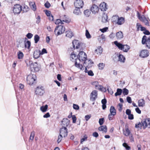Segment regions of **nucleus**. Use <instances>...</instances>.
Wrapping results in <instances>:
<instances>
[{
	"mask_svg": "<svg viewBox=\"0 0 150 150\" xmlns=\"http://www.w3.org/2000/svg\"><path fill=\"white\" fill-rule=\"evenodd\" d=\"M99 122L100 125H102L104 123V118H101L99 119Z\"/></svg>",
	"mask_w": 150,
	"mask_h": 150,
	"instance_id": "obj_58",
	"label": "nucleus"
},
{
	"mask_svg": "<svg viewBox=\"0 0 150 150\" xmlns=\"http://www.w3.org/2000/svg\"><path fill=\"white\" fill-rule=\"evenodd\" d=\"M102 48L101 47H99L96 49L94 51V54L95 55L100 54L102 52Z\"/></svg>",
	"mask_w": 150,
	"mask_h": 150,
	"instance_id": "obj_18",
	"label": "nucleus"
},
{
	"mask_svg": "<svg viewBox=\"0 0 150 150\" xmlns=\"http://www.w3.org/2000/svg\"><path fill=\"white\" fill-rule=\"evenodd\" d=\"M77 57L78 59H77V60L75 62V66L82 70L83 67L82 65L80 64L79 62H84L87 59V55L84 52L81 51L78 54Z\"/></svg>",
	"mask_w": 150,
	"mask_h": 150,
	"instance_id": "obj_1",
	"label": "nucleus"
},
{
	"mask_svg": "<svg viewBox=\"0 0 150 150\" xmlns=\"http://www.w3.org/2000/svg\"><path fill=\"white\" fill-rule=\"evenodd\" d=\"M99 10V8L95 4L92 5L91 8V11H92V13H97Z\"/></svg>",
	"mask_w": 150,
	"mask_h": 150,
	"instance_id": "obj_15",
	"label": "nucleus"
},
{
	"mask_svg": "<svg viewBox=\"0 0 150 150\" xmlns=\"http://www.w3.org/2000/svg\"><path fill=\"white\" fill-rule=\"evenodd\" d=\"M35 132L34 131H33L31 133L30 137V140H33L34 139L35 136Z\"/></svg>",
	"mask_w": 150,
	"mask_h": 150,
	"instance_id": "obj_41",
	"label": "nucleus"
},
{
	"mask_svg": "<svg viewBox=\"0 0 150 150\" xmlns=\"http://www.w3.org/2000/svg\"><path fill=\"white\" fill-rule=\"evenodd\" d=\"M21 6L18 4H16L14 6L13 12L15 14H19L22 10Z\"/></svg>",
	"mask_w": 150,
	"mask_h": 150,
	"instance_id": "obj_9",
	"label": "nucleus"
},
{
	"mask_svg": "<svg viewBox=\"0 0 150 150\" xmlns=\"http://www.w3.org/2000/svg\"><path fill=\"white\" fill-rule=\"evenodd\" d=\"M98 88V89L102 91L103 92H105L106 91L105 89L101 85H99Z\"/></svg>",
	"mask_w": 150,
	"mask_h": 150,
	"instance_id": "obj_46",
	"label": "nucleus"
},
{
	"mask_svg": "<svg viewBox=\"0 0 150 150\" xmlns=\"http://www.w3.org/2000/svg\"><path fill=\"white\" fill-rule=\"evenodd\" d=\"M138 106L139 107H143L144 105L145 101L143 99H140L138 101Z\"/></svg>",
	"mask_w": 150,
	"mask_h": 150,
	"instance_id": "obj_26",
	"label": "nucleus"
},
{
	"mask_svg": "<svg viewBox=\"0 0 150 150\" xmlns=\"http://www.w3.org/2000/svg\"><path fill=\"white\" fill-rule=\"evenodd\" d=\"M87 138L88 137L86 135H84L83 137L81 139V143L82 144L84 141H87Z\"/></svg>",
	"mask_w": 150,
	"mask_h": 150,
	"instance_id": "obj_40",
	"label": "nucleus"
},
{
	"mask_svg": "<svg viewBox=\"0 0 150 150\" xmlns=\"http://www.w3.org/2000/svg\"><path fill=\"white\" fill-rule=\"evenodd\" d=\"M118 61L120 62H124L125 60V57L122 55L120 54L118 56Z\"/></svg>",
	"mask_w": 150,
	"mask_h": 150,
	"instance_id": "obj_30",
	"label": "nucleus"
},
{
	"mask_svg": "<svg viewBox=\"0 0 150 150\" xmlns=\"http://www.w3.org/2000/svg\"><path fill=\"white\" fill-rule=\"evenodd\" d=\"M98 88V89L102 91L103 92H105L106 91L105 89L101 85H99Z\"/></svg>",
	"mask_w": 150,
	"mask_h": 150,
	"instance_id": "obj_45",
	"label": "nucleus"
},
{
	"mask_svg": "<svg viewBox=\"0 0 150 150\" xmlns=\"http://www.w3.org/2000/svg\"><path fill=\"white\" fill-rule=\"evenodd\" d=\"M98 130L100 131L106 132H107V127L106 126H101L98 128Z\"/></svg>",
	"mask_w": 150,
	"mask_h": 150,
	"instance_id": "obj_33",
	"label": "nucleus"
},
{
	"mask_svg": "<svg viewBox=\"0 0 150 150\" xmlns=\"http://www.w3.org/2000/svg\"><path fill=\"white\" fill-rule=\"evenodd\" d=\"M62 138V136L60 135L58 136V139L57 140L58 143H59L61 141Z\"/></svg>",
	"mask_w": 150,
	"mask_h": 150,
	"instance_id": "obj_59",
	"label": "nucleus"
},
{
	"mask_svg": "<svg viewBox=\"0 0 150 150\" xmlns=\"http://www.w3.org/2000/svg\"><path fill=\"white\" fill-rule=\"evenodd\" d=\"M86 36L87 38H91V36L88 30H86Z\"/></svg>",
	"mask_w": 150,
	"mask_h": 150,
	"instance_id": "obj_51",
	"label": "nucleus"
},
{
	"mask_svg": "<svg viewBox=\"0 0 150 150\" xmlns=\"http://www.w3.org/2000/svg\"><path fill=\"white\" fill-rule=\"evenodd\" d=\"M125 22V19L122 17L118 18L116 23L118 25H121L123 24Z\"/></svg>",
	"mask_w": 150,
	"mask_h": 150,
	"instance_id": "obj_21",
	"label": "nucleus"
},
{
	"mask_svg": "<svg viewBox=\"0 0 150 150\" xmlns=\"http://www.w3.org/2000/svg\"><path fill=\"white\" fill-rule=\"evenodd\" d=\"M144 129L146 127L150 128V118H147L142 122Z\"/></svg>",
	"mask_w": 150,
	"mask_h": 150,
	"instance_id": "obj_10",
	"label": "nucleus"
},
{
	"mask_svg": "<svg viewBox=\"0 0 150 150\" xmlns=\"http://www.w3.org/2000/svg\"><path fill=\"white\" fill-rule=\"evenodd\" d=\"M140 20L143 22L144 24L147 26H149V21L144 16Z\"/></svg>",
	"mask_w": 150,
	"mask_h": 150,
	"instance_id": "obj_22",
	"label": "nucleus"
},
{
	"mask_svg": "<svg viewBox=\"0 0 150 150\" xmlns=\"http://www.w3.org/2000/svg\"><path fill=\"white\" fill-rule=\"evenodd\" d=\"M118 107H119L118 110L119 111H121L122 110V104L119 103L118 105Z\"/></svg>",
	"mask_w": 150,
	"mask_h": 150,
	"instance_id": "obj_56",
	"label": "nucleus"
},
{
	"mask_svg": "<svg viewBox=\"0 0 150 150\" xmlns=\"http://www.w3.org/2000/svg\"><path fill=\"white\" fill-rule=\"evenodd\" d=\"M97 91H93L91 94V100L92 101H94L97 98Z\"/></svg>",
	"mask_w": 150,
	"mask_h": 150,
	"instance_id": "obj_13",
	"label": "nucleus"
},
{
	"mask_svg": "<svg viewBox=\"0 0 150 150\" xmlns=\"http://www.w3.org/2000/svg\"><path fill=\"white\" fill-rule=\"evenodd\" d=\"M108 28V27H105L103 29H100V30L102 33H104L107 31Z\"/></svg>",
	"mask_w": 150,
	"mask_h": 150,
	"instance_id": "obj_63",
	"label": "nucleus"
},
{
	"mask_svg": "<svg viewBox=\"0 0 150 150\" xmlns=\"http://www.w3.org/2000/svg\"><path fill=\"white\" fill-rule=\"evenodd\" d=\"M73 108L74 109L78 110L79 108V107L78 105L74 104H73Z\"/></svg>",
	"mask_w": 150,
	"mask_h": 150,
	"instance_id": "obj_53",
	"label": "nucleus"
},
{
	"mask_svg": "<svg viewBox=\"0 0 150 150\" xmlns=\"http://www.w3.org/2000/svg\"><path fill=\"white\" fill-rule=\"evenodd\" d=\"M40 54V50H36L34 51L33 54V57L35 59L38 58Z\"/></svg>",
	"mask_w": 150,
	"mask_h": 150,
	"instance_id": "obj_20",
	"label": "nucleus"
},
{
	"mask_svg": "<svg viewBox=\"0 0 150 150\" xmlns=\"http://www.w3.org/2000/svg\"><path fill=\"white\" fill-rule=\"evenodd\" d=\"M55 23L57 24H59L60 23H61V24H63V23L62 22V20L60 19H57Z\"/></svg>",
	"mask_w": 150,
	"mask_h": 150,
	"instance_id": "obj_50",
	"label": "nucleus"
},
{
	"mask_svg": "<svg viewBox=\"0 0 150 150\" xmlns=\"http://www.w3.org/2000/svg\"><path fill=\"white\" fill-rule=\"evenodd\" d=\"M84 65L86 66V67L88 68L91 67L93 65V62L90 59H87L83 62Z\"/></svg>",
	"mask_w": 150,
	"mask_h": 150,
	"instance_id": "obj_12",
	"label": "nucleus"
},
{
	"mask_svg": "<svg viewBox=\"0 0 150 150\" xmlns=\"http://www.w3.org/2000/svg\"><path fill=\"white\" fill-rule=\"evenodd\" d=\"M36 76L35 75L30 74L27 77V82L30 85H32L34 83L36 79Z\"/></svg>",
	"mask_w": 150,
	"mask_h": 150,
	"instance_id": "obj_5",
	"label": "nucleus"
},
{
	"mask_svg": "<svg viewBox=\"0 0 150 150\" xmlns=\"http://www.w3.org/2000/svg\"><path fill=\"white\" fill-rule=\"evenodd\" d=\"M130 133V132L129 129L126 128V131L124 132V134L126 136H128Z\"/></svg>",
	"mask_w": 150,
	"mask_h": 150,
	"instance_id": "obj_49",
	"label": "nucleus"
},
{
	"mask_svg": "<svg viewBox=\"0 0 150 150\" xmlns=\"http://www.w3.org/2000/svg\"><path fill=\"white\" fill-rule=\"evenodd\" d=\"M40 53L41 55H42L45 53H47V52L45 49L43 48L42 49L41 52L40 51Z\"/></svg>",
	"mask_w": 150,
	"mask_h": 150,
	"instance_id": "obj_57",
	"label": "nucleus"
},
{
	"mask_svg": "<svg viewBox=\"0 0 150 150\" xmlns=\"http://www.w3.org/2000/svg\"><path fill=\"white\" fill-rule=\"evenodd\" d=\"M29 5L31 8L34 11H35L36 10V5L35 3L34 2H30L29 3Z\"/></svg>",
	"mask_w": 150,
	"mask_h": 150,
	"instance_id": "obj_32",
	"label": "nucleus"
},
{
	"mask_svg": "<svg viewBox=\"0 0 150 150\" xmlns=\"http://www.w3.org/2000/svg\"><path fill=\"white\" fill-rule=\"evenodd\" d=\"M83 5L84 4L82 0H76L74 3L75 7L79 9L82 8Z\"/></svg>",
	"mask_w": 150,
	"mask_h": 150,
	"instance_id": "obj_8",
	"label": "nucleus"
},
{
	"mask_svg": "<svg viewBox=\"0 0 150 150\" xmlns=\"http://www.w3.org/2000/svg\"><path fill=\"white\" fill-rule=\"evenodd\" d=\"M149 56V52L147 50H143L141 52L140 56L142 58L147 57Z\"/></svg>",
	"mask_w": 150,
	"mask_h": 150,
	"instance_id": "obj_14",
	"label": "nucleus"
},
{
	"mask_svg": "<svg viewBox=\"0 0 150 150\" xmlns=\"http://www.w3.org/2000/svg\"><path fill=\"white\" fill-rule=\"evenodd\" d=\"M29 64L30 66L31 71L33 72L38 71L40 68L37 62L33 63L32 61H29Z\"/></svg>",
	"mask_w": 150,
	"mask_h": 150,
	"instance_id": "obj_3",
	"label": "nucleus"
},
{
	"mask_svg": "<svg viewBox=\"0 0 150 150\" xmlns=\"http://www.w3.org/2000/svg\"><path fill=\"white\" fill-rule=\"evenodd\" d=\"M123 146L127 150H129L130 149V147L126 143H124L123 144Z\"/></svg>",
	"mask_w": 150,
	"mask_h": 150,
	"instance_id": "obj_52",
	"label": "nucleus"
},
{
	"mask_svg": "<svg viewBox=\"0 0 150 150\" xmlns=\"http://www.w3.org/2000/svg\"><path fill=\"white\" fill-rule=\"evenodd\" d=\"M72 44L74 50L75 49V47L76 49H78L79 48V44L78 40H74L72 42Z\"/></svg>",
	"mask_w": 150,
	"mask_h": 150,
	"instance_id": "obj_17",
	"label": "nucleus"
},
{
	"mask_svg": "<svg viewBox=\"0 0 150 150\" xmlns=\"http://www.w3.org/2000/svg\"><path fill=\"white\" fill-rule=\"evenodd\" d=\"M25 48H29L30 46V41L27 40V39L25 38Z\"/></svg>",
	"mask_w": 150,
	"mask_h": 150,
	"instance_id": "obj_23",
	"label": "nucleus"
},
{
	"mask_svg": "<svg viewBox=\"0 0 150 150\" xmlns=\"http://www.w3.org/2000/svg\"><path fill=\"white\" fill-rule=\"evenodd\" d=\"M45 6L47 8H49L50 6V3L48 1L46 2L45 4Z\"/></svg>",
	"mask_w": 150,
	"mask_h": 150,
	"instance_id": "obj_62",
	"label": "nucleus"
},
{
	"mask_svg": "<svg viewBox=\"0 0 150 150\" xmlns=\"http://www.w3.org/2000/svg\"><path fill=\"white\" fill-rule=\"evenodd\" d=\"M91 115H89L85 116V119L86 121H88L91 117Z\"/></svg>",
	"mask_w": 150,
	"mask_h": 150,
	"instance_id": "obj_54",
	"label": "nucleus"
},
{
	"mask_svg": "<svg viewBox=\"0 0 150 150\" xmlns=\"http://www.w3.org/2000/svg\"><path fill=\"white\" fill-rule=\"evenodd\" d=\"M48 108V105H46L45 106H42L40 107V110L43 112H46Z\"/></svg>",
	"mask_w": 150,
	"mask_h": 150,
	"instance_id": "obj_34",
	"label": "nucleus"
},
{
	"mask_svg": "<svg viewBox=\"0 0 150 150\" xmlns=\"http://www.w3.org/2000/svg\"><path fill=\"white\" fill-rule=\"evenodd\" d=\"M122 92V90L121 89L117 88V92L115 93V96H117L121 95Z\"/></svg>",
	"mask_w": 150,
	"mask_h": 150,
	"instance_id": "obj_36",
	"label": "nucleus"
},
{
	"mask_svg": "<svg viewBox=\"0 0 150 150\" xmlns=\"http://www.w3.org/2000/svg\"><path fill=\"white\" fill-rule=\"evenodd\" d=\"M99 8L101 11H105L107 9L106 4L104 2L101 3L99 5Z\"/></svg>",
	"mask_w": 150,
	"mask_h": 150,
	"instance_id": "obj_16",
	"label": "nucleus"
},
{
	"mask_svg": "<svg viewBox=\"0 0 150 150\" xmlns=\"http://www.w3.org/2000/svg\"><path fill=\"white\" fill-rule=\"evenodd\" d=\"M92 84L95 86L96 88H98L99 85H98V83L97 81H95L93 82L92 83Z\"/></svg>",
	"mask_w": 150,
	"mask_h": 150,
	"instance_id": "obj_48",
	"label": "nucleus"
},
{
	"mask_svg": "<svg viewBox=\"0 0 150 150\" xmlns=\"http://www.w3.org/2000/svg\"><path fill=\"white\" fill-rule=\"evenodd\" d=\"M142 44H146V47L148 48H150V37L148 38L146 35L143 36L142 40Z\"/></svg>",
	"mask_w": 150,
	"mask_h": 150,
	"instance_id": "obj_6",
	"label": "nucleus"
},
{
	"mask_svg": "<svg viewBox=\"0 0 150 150\" xmlns=\"http://www.w3.org/2000/svg\"><path fill=\"white\" fill-rule=\"evenodd\" d=\"M116 36L117 39H120L122 38L123 35L121 31H119L116 34Z\"/></svg>",
	"mask_w": 150,
	"mask_h": 150,
	"instance_id": "obj_28",
	"label": "nucleus"
},
{
	"mask_svg": "<svg viewBox=\"0 0 150 150\" xmlns=\"http://www.w3.org/2000/svg\"><path fill=\"white\" fill-rule=\"evenodd\" d=\"M72 119L73 120V123H76V116L75 115H73L72 116Z\"/></svg>",
	"mask_w": 150,
	"mask_h": 150,
	"instance_id": "obj_64",
	"label": "nucleus"
},
{
	"mask_svg": "<svg viewBox=\"0 0 150 150\" xmlns=\"http://www.w3.org/2000/svg\"><path fill=\"white\" fill-rule=\"evenodd\" d=\"M67 129L65 127H63L60 130V134L63 136L64 137H66L68 135Z\"/></svg>",
	"mask_w": 150,
	"mask_h": 150,
	"instance_id": "obj_11",
	"label": "nucleus"
},
{
	"mask_svg": "<svg viewBox=\"0 0 150 150\" xmlns=\"http://www.w3.org/2000/svg\"><path fill=\"white\" fill-rule=\"evenodd\" d=\"M18 58V59H22L23 57V54L22 52L19 51L17 54Z\"/></svg>",
	"mask_w": 150,
	"mask_h": 150,
	"instance_id": "obj_37",
	"label": "nucleus"
},
{
	"mask_svg": "<svg viewBox=\"0 0 150 150\" xmlns=\"http://www.w3.org/2000/svg\"><path fill=\"white\" fill-rule=\"evenodd\" d=\"M84 14L85 16L86 17H89L91 13V11L89 10H86L84 11Z\"/></svg>",
	"mask_w": 150,
	"mask_h": 150,
	"instance_id": "obj_35",
	"label": "nucleus"
},
{
	"mask_svg": "<svg viewBox=\"0 0 150 150\" xmlns=\"http://www.w3.org/2000/svg\"><path fill=\"white\" fill-rule=\"evenodd\" d=\"M118 18L119 17L118 16H114L112 18V21L116 23Z\"/></svg>",
	"mask_w": 150,
	"mask_h": 150,
	"instance_id": "obj_44",
	"label": "nucleus"
},
{
	"mask_svg": "<svg viewBox=\"0 0 150 150\" xmlns=\"http://www.w3.org/2000/svg\"><path fill=\"white\" fill-rule=\"evenodd\" d=\"M98 88V89L102 91L103 92H105L106 91L105 89L101 85H99Z\"/></svg>",
	"mask_w": 150,
	"mask_h": 150,
	"instance_id": "obj_47",
	"label": "nucleus"
},
{
	"mask_svg": "<svg viewBox=\"0 0 150 150\" xmlns=\"http://www.w3.org/2000/svg\"><path fill=\"white\" fill-rule=\"evenodd\" d=\"M37 20L36 21V23L37 24H39L40 21V17L39 16H38L36 18Z\"/></svg>",
	"mask_w": 150,
	"mask_h": 150,
	"instance_id": "obj_60",
	"label": "nucleus"
},
{
	"mask_svg": "<svg viewBox=\"0 0 150 150\" xmlns=\"http://www.w3.org/2000/svg\"><path fill=\"white\" fill-rule=\"evenodd\" d=\"M105 66L104 64L103 63H100L98 65V66L100 69H103Z\"/></svg>",
	"mask_w": 150,
	"mask_h": 150,
	"instance_id": "obj_42",
	"label": "nucleus"
},
{
	"mask_svg": "<svg viewBox=\"0 0 150 150\" xmlns=\"http://www.w3.org/2000/svg\"><path fill=\"white\" fill-rule=\"evenodd\" d=\"M102 21L103 23H106L108 21V16L106 14L104 13L103 15Z\"/></svg>",
	"mask_w": 150,
	"mask_h": 150,
	"instance_id": "obj_24",
	"label": "nucleus"
},
{
	"mask_svg": "<svg viewBox=\"0 0 150 150\" xmlns=\"http://www.w3.org/2000/svg\"><path fill=\"white\" fill-rule=\"evenodd\" d=\"M65 30V28L63 26L59 25L56 27L54 32L57 35H58L63 33Z\"/></svg>",
	"mask_w": 150,
	"mask_h": 150,
	"instance_id": "obj_4",
	"label": "nucleus"
},
{
	"mask_svg": "<svg viewBox=\"0 0 150 150\" xmlns=\"http://www.w3.org/2000/svg\"><path fill=\"white\" fill-rule=\"evenodd\" d=\"M26 37L28 39L31 38L33 36V35L31 33H28L26 35Z\"/></svg>",
	"mask_w": 150,
	"mask_h": 150,
	"instance_id": "obj_61",
	"label": "nucleus"
},
{
	"mask_svg": "<svg viewBox=\"0 0 150 150\" xmlns=\"http://www.w3.org/2000/svg\"><path fill=\"white\" fill-rule=\"evenodd\" d=\"M40 39V37L37 35H36L34 36V40L35 43H37L39 41Z\"/></svg>",
	"mask_w": 150,
	"mask_h": 150,
	"instance_id": "obj_39",
	"label": "nucleus"
},
{
	"mask_svg": "<svg viewBox=\"0 0 150 150\" xmlns=\"http://www.w3.org/2000/svg\"><path fill=\"white\" fill-rule=\"evenodd\" d=\"M110 114L113 115H115L116 114V110L113 106H111L110 109Z\"/></svg>",
	"mask_w": 150,
	"mask_h": 150,
	"instance_id": "obj_29",
	"label": "nucleus"
},
{
	"mask_svg": "<svg viewBox=\"0 0 150 150\" xmlns=\"http://www.w3.org/2000/svg\"><path fill=\"white\" fill-rule=\"evenodd\" d=\"M62 21L63 22L68 23L70 22V20L68 19L66 16L64 15L63 16H61V17Z\"/></svg>",
	"mask_w": 150,
	"mask_h": 150,
	"instance_id": "obj_27",
	"label": "nucleus"
},
{
	"mask_svg": "<svg viewBox=\"0 0 150 150\" xmlns=\"http://www.w3.org/2000/svg\"><path fill=\"white\" fill-rule=\"evenodd\" d=\"M62 125L64 126L67 127L69 124L70 121L67 118H64L62 121Z\"/></svg>",
	"mask_w": 150,
	"mask_h": 150,
	"instance_id": "obj_19",
	"label": "nucleus"
},
{
	"mask_svg": "<svg viewBox=\"0 0 150 150\" xmlns=\"http://www.w3.org/2000/svg\"><path fill=\"white\" fill-rule=\"evenodd\" d=\"M114 43L119 49L122 50L124 52H127L130 49L129 46L127 45H123L117 41H115Z\"/></svg>",
	"mask_w": 150,
	"mask_h": 150,
	"instance_id": "obj_2",
	"label": "nucleus"
},
{
	"mask_svg": "<svg viewBox=\"0 0 150 150\" xmlns=\"http://www.w3.org/2000/svg\"><path fill=\"white\" fill-rule=\"evenodd\" d=\"M142 127V124L140 122L138 123L135 125V127L136 128H141Z\"/></svg>",
	"mask_w": 150,
	"mask_h": 150,
	"instance_id": "obj_55",
	"label": "nucleus"
},
{
	"mask_svg": "<svg viewBox=\"0 0 150 150\" xmlns=\"http://www.w3.org/2000/svg\"><path fill=\"white\" fill-rule=\"evenodd\" d=\"M45 93L44 88L42 86L37 87L35 90L36 94L41 96Z\"/></svg>",
	"mask_w": 150,
	"mask_h": 150,
	"instance_id": "obj_7",
	"label": "nucleus"
},
{
	"mask_svg": "<svg viewBox=\"0 0 150 150\" xmlns=\"http://www.w3.org/2000/svg\"><path fill=\"white\" fill-rule=\"evenodd\" d=\"M78 59L77 56L75 55V54L73 53H72L70 55V59L71 61H74L75 60V62L77 60V59Z\"/></svg>",
	"mask_w": 150,
	"mask_h": 150,
	"instance_id": "obj_25",
	"label": "nucleus"
},
{
	"mask_svg": "<svg viewBox=\"0 0 150 150\" xmlns=\"http://www.w3.org/2000/svg\"><path fill=\"white\" fill-rule=\"evenodd\" d=\"M74 13L76 15H79L81 13L80 10L79 9H75L74 11Z\"/></svg>",
	"mask_w": 150,
	"mask_h": 150,
	"instance_id": "obj_38",
	"label": "nucleus"
},
{
	"mask_svg": "<svg viewBox=\"0 0 150 150\" xmlns=\"http://www.w3.org/2000/svg\"><path fill=\"white\" fill-rule=\"evenodd\" d=\"M129 93V91L126 88H124L123 89V94L124 95H127Z\"/></svg>",
	"mask_w": 150,
	"mask_h": 150,
	"instance_id": "obj_43",
	"label": "nucleus"
},
{
	"mask_svg": "<svg viewBox=\"0 0 150 150\" xmlns=\"http://www.w3.org/2000/svg\"><path fill=\"white\" fill-rule=\"evenodd\" d=\"M66 36L69 38H71L73 36L72 32L70 31H67L66 32Z\"/></svg>",
	"mask_w": 150,
	"mask_h": 150,
	"instance_id": "obj_31",
	"label": "nucleus"
}]
</instances>
